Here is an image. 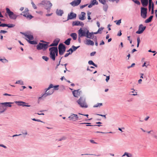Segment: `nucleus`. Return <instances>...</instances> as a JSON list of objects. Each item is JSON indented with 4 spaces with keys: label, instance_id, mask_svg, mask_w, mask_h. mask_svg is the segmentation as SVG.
<instances>
[{
    "label": "nucleus",
    "instance_id": "f257e3e1",
    "mask_svg": "<svg viewBox=\"0 0 157 157\" xmlns=\"http://www.w3.org/2000/svg\"><path fill=\"white\" fill-rule=\"evenodd\" d=\"M50 51L49 56L53 61L56 59V57L58 56V49L57 47H51L49 49Z\"/></svg>",
    "mask_w": 157,
    "mask_h": 157
},
{
    "label": "nucleus",
    "instance_id": "f03ea898",
    "mask_svg": "<svg viewBox=\"0 0 157 157\" xmlns=\"http://www.w3.org/2000/svg\"><path fill=\"white\" fill-rule=\"evenodd\" d=\"M77 102L81 107L86 108L88 106L86 103V98L83 96L80 97L79 99L77 101Z\"/></svg>",
    "mask_w": 157,
    "mask_h": 157
},
{
    "label": "nucleus",
    "instance_id": "7ed1b4c3",
    "mask_svg": "<svg viewBox=\"0 0 157 157\" xmlns=\"http://www.w3.org/2000/svg\"><path fill=\"white\" fill-rule=\"evenodd\" d=\"M45 43H39L36 46V48L38 50L43 49V50H46L48 47L49 42H44Z\"/></svg>",
    "mask_w": 157,
    "mask_h": 157
},
{
    "label": "nucleus",
    "instance_id": "20e7f679",
    "mask_svg": "<svg viewBox=\"0 0 157 157\" xmlns=\"http://www.w3.org/2000/svg\"><path fill=\"white\" fill-rule=\"evenodd\" d=\"M6 13L11 19L15 20L19 15L15 14L8 8H6Z\"/></svg>",
    "mask_w": 157,
    "mask_h": 157
},
{
    "label": "nucleus",
    "instance_id": "39448f33",
    "mask_svg": "<svg viewBox=\"0 0 157 157\" xmlns=\"http://www.w3.org/2000/svg\"><path fill=\"white\" fill-rule=\"evenodd\" d=\"M59 54L60 55H63L66 51V47L62 43H60L58 45V48Z\"/></svg>",
    "mask_w": 157,
    "mask_h": 157
},
{
    "label": "nucleus",
    "instance_id": "423d86ee",
    "mask_svg": "<svg viewBox=\"0 0 157 157\" xmlns=\"http://www.w3.org/2000/svg\"><path fill=\"white\" fill-rule=\"evenodd\" d=\"M41 4L43 5L45 7V8L48 10V11H49L51 8L52 6V4L49 1H44L41 2Z\"/></svg>",
    "mask_w": 157,
    "mask_h": 157
},
{
    "label": "nucleus",
    "instance_id": "0eeeda50",
    "mask_svg": "<svg viewBox=\"0 0 157 157\" xmlns=\"http://www.w3.org/2000/svg\"><path fill=\"white\" fill-rule=\"evenodd\" d=\"M147 9L144 7L141 8V15L144 18H146L147 15Z\"/></svg>",
    "mask_w": 157,
    "mask_h": 157
},
{
    "label": "nucleus",
    "instance_id": "6e6552de",
    "mask_svg": "<svg viewBox=\"0 0 157 157\" xmlns=\"http://www.w3.org/2000/svg\"><path fill=\"white\" fill-rule=\"evenodd\" d=\"M68 118L70 120L73 121H75L78 120H80V118H79V117L77 114L72 113H71V115Z\"/></svg>",
    "mask_w": 157,
    "mask_h": 157
},
{
    "label": "nucleus",
    "instance_id": "1a4fd4ad",
    "mask_svg": "<svg viewBox=\"0 0 157 157\" xmlns=\"http://www.w3.org/2000/svg\"><path fill=\"white\" fill-rule=\"evenodd\" d=\"M146 26H143V25L141 24L139 25L138 30L136 32V33L137 34H141L146 29Z\"/></svg>",
    "mask_w": 157,
    "mask_h": 157
},
{
    "label": "nucleus",
    "instance_id": "9d476101",
    "mask_svg": "<svg viewBox=\"0 0 157 157\" xmlns=\"http://www.w3.org/2000/svg\"><path fill=\"white\" fill-rule=\"evenodd\" d=\"M76 17V14L71 12L68 14L67 21L75 19Z\"/></svg>",
    "mask_w": 157,
    "mask_h": 157
},
{
    "label": "nucleus",
    "instance_id": "9b49d317",
    "mask_svg": "<svg viewBox=\"0 0 157 157\" xmlns=\"http://www.w3.org/2000/svg\"><path fill=\"white\" fill-rule=\"evenodd\" d=\"M73 96L75 97L78 98V96H80V94L82 93L81 90L80 89H78L76 90H74L73 92Z\"/></svg>",
    "mask_w": 157,
    "mask_h": 157
},
{
    "label": "nucleus",
    "instance_id": "f8f14e48",
    "mask_svg": "<svg viewBox=\"0 0 157 157\" xmlns=\"http://www.w3.org/2000/svg\"><path fill=\"white\" fill-rule=\"evenodd\" d=\"M81 0H75L70 3L73 7L78 6L81 3Z\"/></svg>",
    "mask_w": 157,
    "mask_h": 157
},
{
    "label": "nucleus",
    "instance_id": "ddd939ff",
    "mask_svg": "<svg viewBox=\"0 0 157 157\" xmlns=\"http://www.w3.org/2000/svg\"><path fill=\"white\" fill-rule=\"evenodd\" d=\"M78 36L82 37L83 36H86L85 31L81 28L78 31Z\"/></svg>",
    "mask_w": 157,
    "mask_h": 157
},
{
    "label": "nucleus",
    "instance_id": "4468645a",
    "mask_svg": "<svg viewBox=\"0 0 157 157\" xmlns=\"http://www.w3.org/2000/svg\"><path fill=\"white\" fill-rule=\"evenodd\" d=\"M60 39L59 38H56L53 41V43L51 44L49 46H57L60 41Z\"/></svg>",
    "mask_w": 157,
    "mask_h": 157
},
{
    "label": "nucleus",
    "instance_id": "2eb2a0df",
    "mask_svg": "<svg viewBox=\"0 0 157 157\" xmlns=\"http://www.w3.org/2000/svg\"><path fill=\"white\" fill-rule=\"evenodd\" d=\"M86 13L84 12H82L81 13V14L78 16V18L79 20L83 21L86 19L85 17Z\"/></svg>",
    "mask_w": 157,
    "mask_h": 157
},
{
    "label": "nucleus",
    "instance_id": "dca6fc26",
    "mask_svg": "<svg viewBox=\"0 0 157 157\" xmlns=\"http://www.w3.org/2000/svg\"><path fill=\"white\" fill-rule=\"evenodd\" d=\"M13 104V102H5L1 103V104H2L5 106V108H6V107H11L12 106L11 104Z\"/></svg>",
    "mask_w": 157,
    "mask_h": 157
},
{
    "label": "nucleus",
    "instance_id": "f3484780",
    "mask_svg": "<svg viewBox=\"0 0 157 157\" xmlns=\"http://www.w3.org/2000/svg\"><path fill=\"white\" fill-rule=\"evenodd\" d=\"M6 109V108H5V106L2 104H1L0 103V114L4 113Z\"/></svg>",
    "mask_w": 157,
    "mask_h": 157
},
{
    "label": "nucleus",
    "instance_id": "a211bd4d",
    "mask_svg": "<svg viewBox=\"0 0 157 157\" xmlns=\"http://www.w3.org/2000/svg\"><path fill=\"white\" fill-rule=\"evenodd\" d=\"M64 12L63 10H59L57 9L56 11V13L59 16H62Z\"/></svg>",
    "mask_w": 157,
    "mask_h": 157
},
{
    "label": "nucleus",
    "instance_id": "6ab92c4d",
    "mask_svg": "<svg viewBox=\"0 0 157 157\" xmlns=\"http://www.w3.org/2000/svg\"><path fill=\"white\" fill-rule=\"evenodd\" d=\"M141 2L143 6L146 7L148 4V0H141Z\"/></svg>",
    "mask_w": 157,
    "mask_h": 157
},
{
    "label": "nucleus",
    "instance_id": "aec40b11",
    "mask_svg": "<svg viewBox=\"0 0 157 157\" xmlns=\"http://www.w3.org/2000/svg\"><path fill=\"white\" fill-rule=\"evenodd\" d=\"M16 103H17V105L19 106H22L23 107H30V105H23L22 104V103H24L23 101H16L15 102Z\"/></svg>",
    "mask_w": 157,
    "mask_h": 157
},
{
    "label": "nucleus",
    "instance_id": "412c9836",
    "mask_svg": "<svg viewBox=\"0 0 157 157\" xmlns=\"http://www.w3.org/2000/svg\"><path fill=\"white\" fill-rule=\"evenodd\" d=\"M53 92L52 91H51V92L49 91L47 92H45V93L43 94L42 95V97H43V98H44L47 96L51 95L53 94Z\"/></svg>",
    "mask_w": 157,
    "mask_h": 157
},
{
    "label": "nucleus",
    "instance_id": "4be33fe9",
    "mask_svg": "<svg viewBox=\"0 0 157 157\" xmlns=\"http://www.w3.org/2000/svg\"><path fill=\"white\" fill-rule=\"evenodd\" d=\"M24 35L25 36L29 39L28 40H33L34 39L33 36L32 35L27 34H24Z\"/></svg>",
    "mask_w": 157,
    "mask_h": 157
},
{
    "label": "nucleus",
    "instance_id": "5701e85b",
    "mask_svg": "<svg viewBox=\"0 0 157 157\" xmlns=\"http://www.w3.org/2000/svg\"><path fill=\"white\" fill-rule=\"evenodd\" d=\"M23 16L26 17L27 18H29L30 20L33 17L31 15H29L28 13H26L23 15Z\"/></svg>",
    "mask_w": 157,
    "mask_h": 157
},
{
    "label": "nucleus",
    "instance_id": "b1692460",
    "mask_svg": "<svg viewBox=\"0 0 157 157\" xmlns=\"http://www.w3.org/2000/svg\"><path fill=\"white\" fill-rule=\"evenodd\" d=\"M86 44L88 45H91L93 46L94 45V42L91 40H90V39H88L86 41Z\"/></svg>",
    "mask_w": 157,
    "mask_h": 157
},
{
    "label": "nucleus",
    "instance_id": "393cba45",
    "mask_svg": "<svg viewBox=\"0 0 157 157\" xmlns=\"http://www.w3.org/2000/svg\"><path fill=\"white\" fill-rule=\"evenodd\" d=\"M153 17V16L151 15L150 16V17L146 20L145 21V22L146 23H148L150 22H151L152 19V18Z\"/></svg>",
    "mask_w": 157,
    "mask_h": 157
},
{
    "label": "nucleus",
    "instance_id": "a878e982",
    "mask_svg": "<svg viewBox=\"0 0 157 157\" xmlns=\"http://www.w3.org/2000/svg\"><path fill=\"white\" fill-rule=\"evenodd\" d=\"M87 124L86 125V126H97L98 127H100V126H101V125H99V124L95 125H91L90 124H91V123H81L80 124Z\"/></svg>",
    "mask_w": 157,
    "mask_h": 157
},
{
    "label": "nucleus",
    "instance_id": "bb28decb",
    "mask_svg": "<svg viewBox=\"0 0 157 157\" xmlns=\"http://www.w3.org/2000/svg\"><path fill=\"white\" fill-rule=\"evenodd\" d=\"M70 36L72 37L74 40L76 39L77 38V35L75 33H72L71 34Z\"/></svg>",
    "mask_w": 157,
    "mask_h": 157
},
{
    "label": "nucleus",
    "instance_id": "cd10ccee",
    "mask_svg": "<svg viewBox=\"0 0 157 157\" xmlns=\"http://www.w3.org/2000/svg\"><path fill=\"white\" fill-rule=\"evenodd\" d=\"M80 24V21H75L72 22V25L74 26H79Z\"/></svg>",
    "mask_w": 157,
    "mask_h": 157
},
{
    "label": "nucleus",
    "instance_id": "c85d7f7f",
    "mask_svg": "<svg viewBox=\"0 0 157 157\" xmlns=\"http://www.w3.org/2000/svg\"><path fill=\"white\" fill-rule=\"evenodd\" d=\"M27 41L29 43V44H37V42L35 40H28V39H26Z\"/></svg>",
    "mask_w": 157,
    "mask_h": 157
},
{
    "label": "nucleus",
    "instance_id": "c756f323",
    "mask_svg": "<svg viewBox=\"0 0 157 157\" xmlns=\"http://www.w3.org/2000/svg\"><path fill=\"white\" fill-rule=\"evenodd\" d=\"M71 38H68L64 42V43L67 45H69L70 44V41L71 40Z\"/></svg>",
    "mask_w": 157,
    "mask_h": 157
},
{
    "label": "nucleus",
    "instance_id": "7c9ffc66",
    "mask_svg": "<svg viewBox=\"0 0 157 157\" xmlns=\"http://www.w3.org/2000/svg\"><path fill=\"white\" fill-rule=\"evenodd\" d=\"M125 155H126L127 156V157H132V155L131 153H128L127 152H125L124 153V154L122 155V156L123 157Z\"/></svg>",
    "mask_w": 157,
    "mask_h": 157
},
{
    "label": "nucleus",
    "instance_id": "2f4dec72",
    "mask_svg": "<svg viewBox=\"0 0 157 157\" xmlns=\"http://www.w3.org/2000/svg\"><path fill=\"white\" fill-rule=\"evenodd\" d=\"M88 64L90 65H93V66H94V67H98L97 65L94 63L92 60L89 61H88Z\"/></svg>",
    "mask_w": 157,
    "mask_h": 157
},
{
    "label": "nucleus",
    "instance_id": "473e14b6",
    "mask_svg": "<svg viewBox=\"0 0 157 157\" xmlns=\"http://www.w3.org/2000/svg\"><path fill=\"white\" fill-rule=\"evenodd\" d=\"M88 35L89 36H88V37H87V38L89 39H93L94 37V35L93 32L90 33Z\"/></svg>",
    "mask_w": 157,
    "mask_h": 157
},
{
    "label": "nucleus",
    "instance_id": "72a5a7b5",
    "mask_svg": "<svg viewBox=\"0 0 157 157\" xmlns=\"http://www.w3.org/2000/svg\"><path fill=\"white\" fill-rule=\"evenodd\" d=\"M91 3L93 5H98V2L96 1V0H91Z\"/></svg>",
    "mask_w": 157,
    "mask_h": 157
},
{
    "label": "nucleus",
    "instance_id": "f704fd0d",
    "mask_svg": "<svg viewBox=\"0 0 157 157\" xmlns=\"http://www.w3.org/2000/svg\"><path fill=\"white\" fill-rule=\"evenodd\" d=\"M108 6L107 4H105L104 6H103V10L105 11H106L107 10Z\"/></svg>",
    "mask_w": 157,
    "mask_h": 157
},
{
    "label": "nucleus",
    "instance_id": "c9c22d12",
    "mask_svg": "<svg viewBox=\"0 0 157 157\" xmlns=\"http://www.w3.org/2000/svg\"><path fill=\"white\" fill-rule=\"evenodd\" d=\"M102 105V103H97V104L94 105L93 107L94 108L95 107H100V106H101Z\"/></svg>",
    "mask_w": 157,
    "mask_h": 157
},
{
    "label": "nucleus",
    "instance_id": "e433bc0d",
    "mask_svg": "<svg viewBox=\"0 0 157 157\" xmlns=\"http://www.w3.org/2000/svg\"><path fill=\"white\" fill-rule=\"evenodd\" d=\"M53 87L54 86L52 84H50L48 88L45 89V90H46V92H47V91L49 90L50 89L53 88Z\"/></svg>",
    "mask_w": 157,
    "mask_h": 157
},
{
    "label": "nucleus",
    "instance_id": "4c0bfd02",
    "mask_svg": "<svg viewBox=\"0 0 157 157\" xmlns=\"http://www.w3.org/2000/svg\"><path fill=\"white\" fill-rule=\"evenodd\" d=\"M16 84H20L21 85H24V82L21 80H19L16 82Z\"/></svg>",
    "mask_w": 157,
    "mask_h": 157
},
{
    "label": "nucleus",
    "instance_id": "58836bf2",
    "mask_svg": "<svg viewBox=\"0 0 157 157\" xmlns=\"http://www.w3.org/2000/svg\"><path fill=\"white\" fill-rule=\"evenodd\" d=\"M15 25L12 24H7V27L8 28H12L14 27Z\"/></svg>",
    "mask_w": 157,
    "mask_h": 157
},
{
    "label": "nucleus",
    "instance_id": "ea45409f",
    "mask_svg": "<svg viewBox=\"0 0 157 157\" xmlns=\"http://www.w3.org/2000/svg\"><path fill=\"white\" fill-rule=\"evenodd\" d=\"M0 61L4 63H7L8 62V60L5 59H2L0 58Z\"/></svg>",
    "mask_w": 157,
    "mask_h": 157
},
{
    "label": "nucleus",
    "instance_id": "a19ab883",
    "mask_svg": "<svg viewBox=\"0 0 157 157\" xmlns=\"http://www.w3.org/2000/svg\"><path fill=\"white\" fill-rule=\"evenodd\" d=\"M79 47H80V46H78L76 47L74 45H73L72 46V48H73V51H76Z\"/></svg>",
    "mask_w": 157,
    "mask_h": 157
},
{
    "label": "nucleus",
    "instance_id": "79ce46f5",
    "mask_svg": "<svg viewBox=\"0 0 157 157\" xmlns=\"http://www.w3.org/2000/svg\"><path fill=\"white\" fill-rule=\"evenodd\" d=\"M42 58L46 61H47L49 59V58L45 56H42Z\"/></svg>",
    "mask_w": 157,
    "mask_h": 157
},
{
    "label": "nucleus",
    "instance_id": "37998d69",
    "mask_svg": "<svg viewBox=\"0 0 157 157\" xmlns=\"http://www.w3.org/2000/svg\"><path fill=\"white\" fill-rule=\"evenodd\" d=\"M116 24L117 25H120V23H121V20L120 19L118 20H116L115 21V22H116Z\"/></svg>",
    "mask_w": 157,
    "mask_h": 157
},
{
    "label": "nucleus",
    "instance_id": "c03bdc74",
    "mask_svg": "<svg viewBox=\"0 0 157 157\" xmlns=\"http://www.w3.org/2000/svg\"><path fill=\"white\" fill-rule=\"evenodd\" d=\"M135 3L137 4L138 5H140V2L137 0H132Z\"/></svg>",
    "mask_w": 157,
    "mask_h": 157
},
{
    "label": "nucleus",
    "instance_id": "a18cd8bd",
    "mask_svg": "<svg viewBox=\"0 0 157 157\" xmlns=\"http://www.w3.org/2000/svg\"><path fill=\"white\" fill-rule=\"evenodd\" d=\"M95 155V156H100L101 155V154H98V155H96V154H82L81 155Z\"/></svg>",
    "mask_w": 157,
    "mask_h": 157
},
{
    "label": "nucleus",
    "instance_id": "49530a36",
    "mask_svg": "<svg viewBox=\"0 0 157 157\" xmlns=\"http://www.w3.org/2000/svg\"><path fill=\"white\" fill-rule=\"evenodd\" d=\"M31 4L32 5L33 7V8L34 9H37V7L36 6V5H35V4L33 2V1H32L31 2Z\"/></svg>",
    "mask_w": 157,
    "mask_h": 157
},
{
    "label": "nucleus",
    "instance_id": "de8ad7c7",
    "mask_svg": "<svg viewBox=\"0 0 157 157\" xmlns=\"http://www.w3.org/2000/svg\"><path fill=\"white\" fill-rule=\"evenodd\" d=\"M32 119L33 121L40 122H42L43 123H44V122L41 121L40 120H39V119H36L35 118H33Z\"/></svg>",
    "mask_w": 157,
    "mask_h": 157
},
{
    "label": "nucleus",
    "instance_id": "09e8293b",
    "mask_svg": "<svg viewBox=\"0 0 157 157\" xmlns=\"http://www.w3.org/2000/svg\"><path fill=\"white\" fill-rule=\"evenodd\" d=\"M7 24H5V23H1L0 24V27H7Z\"/></svg>",
    "mask_w": 157,
    "mask_h": 157
},
{
    "label": "nucleus",
    "instance_id": "8fccbe9b",
    "mask_svg": "<svg viewBox=\"0 0 157 157\" xmlns=\"http://www.w3.org/2000/svg\"><path fill=\"white\" fill-rule=\"evenodd\" d=\"M59 85H57L55 86H54V90H58L59 89Z\"/></svg>",
    "mask_w": 157,
    "mask_h": 157
},
{
    "label": "nucleus",
    "instance_id": "3c124183",
    "mask_svg": "<svg viewBox=\"0 0 157 157\" xmlns=\"http://www.w3.org/2000/svg\"><path fill=\"white\" fill-rule=\"evenodd\" d=\"M66 139H67V138L66 137H65V136H63L62 137V138H60V139H59L58 140V141H61L62 140H65Z\"/></svg>",
    "mask_w": 157,
    "mask_h": 157
},
{
    "label": "nucleus",
    "instance_id": "603ef678",
    "mask_svg": "<svg viewBox=\"0 0 157 157\" xmlns=\"http://www.w3.org/2000/svg\"><path fill=\"white\" fill-rule=\"evenodd\" d=\"M135 65V63H132V65L130 66H128L127 67V68L128 69H129L130 68H131V67H134Z\"/></svg>",
    "mask_w": 157,
    "mask_h": 157
},
{
    "label": "nucleus",
    "instance_id": "864d4df0",
    "mask_svg": "<svg viewBox=\"0 0 157 157\" xmlns=\"http://www.w3.org/2000/svg\"><path fill=\"white\" fill-rule=\"evenodd\" d=\"M90 33L89 32V30H87L86 31H85V34L86 35V36L87 37H88V35Z\"/></svg>",
    "mask_w": 157,
    "mask_h": 157
},
{
    "label": "nucleus",
    "instance_id": "5fc2aeb1",
    "mask_svg": "<svg viewBox=\"0 0 157 157\" xmlns=\"http://www.w3.org/2000/svg\"><path fill=\"white\" fill-rule=\"evenodd\" d=\"M103 27H101L100 28H99L98 30V33H99L101 34V32H100V31H101L102 30L104 29Z\"/></svg>",
    "mask_w": 157,
    "mask_h": 157
},
{
    "label": "nucleus",
    "instance_id": "6e6d98bb",
    "mask_svg": "<svg viewBox=\"0 0 157 157\" xmlns=\"http://www.w3.org/2000/svg\"><path fill=\"white\" fill-rule=\"evenodd\" d=\"M88 5V4H85L84 5H82L80 6V9H82Z\"/></svg>",
    "mask_w": 157,
    "mask_h": 157
},
{
    "label": "nucleus",
    "instance_id": "4d7b16f0",
    "mask_svg": "<svg viewBox=\"0 0 157 157\" xmlns=\"http://www.w3.org/2000/svg\"><path fill=\"white\" fill-rule=\"evenodd\" d=\"M96 52H93L90 53V56H93L95 55V54H96Z\"/></svg>",
    "mask_w": 157,
    "mask_h": 157
},
{
    "label": "nucleus",
    "instance_id": "13d9d810",
    "mask_svg": "<svg viewBox=\"0 0 157 157\" xmlns=\"http://www.w3.org/2000/svg\"><path fill=\"white\" fill-rule=\"evenodd\" d=\"M7 32L5 30H1L0 31V33H5Z\"/></svg>",
    "mask_w": 157,
    "mask_h": 157
},
{
    "label": "nucleus",
    "instance_id": "bf43d9fd",
    "mask_svg": "<svg viewBox=\"0 0 157 157\" xmlns=\"http://www.w3.org/2000/svg\"><path fill=\"white\" fill-rule=\"evenodd\" d=\"M122 33H121V30H120L119 32L118 33H117V35L119 36H120L121 35Z\"/></svg>",
    "mask_w": 157,
    "mask_h": 157
},
{
    "label": "nucleus",
    "instance_id": "052dcab7",
    "mask_svg": "<svg viewBox=\"0 0 157 157\" xmlns=\"http://www.w3.org/2000/svg\"><path fill=\"white\" fill-rule=\"evenodd\" d=\"M36 12L37 13H38V14H40L41 15H42L43 14V12H42V11H36Z\"/></svg>",
    "mask_w": 157,
    "mask_h": 157
},
{
    "label": "nucleus",
    "instance_id": "680f3d73",
    "mask_svg": "<svg viewBox=\"0 0 157 157\" xmlns=\"http://www.w3.org/2000/svg\"><path fill=\"white\" fill-rule=\"evenodd\" d=\"M96 115L103 117L105 118V119L106 118V117L105 115H103L98 114H96Z\"/></svg>",
    "mask_w": 157,
    "mask_h": 157
},
{
    "label": "nucleus",
    "instance_id": "e2e57ef3",
    "mask_svg": "<svg viewBox=\"0 0 157 157\" xmlns=\"http://www.w3.org/2000/svg\"><path fill=\"white\" fill-rule=\"evenodd\" d=\"M128 40H129L130 41V44L132 43V40L130 39V36H128Z\"/></svg>",
    "mask_w": 157,
    "mask_h": 157
},
{
    "label": "nucleus",
    "instance_id": "0e129e2a",
    "mask_svg": "<svg viewBox=\"0 0 157 157\" xmlns=\"http://www.w3.org/2000/svg\"><path fill=\"white\" fill-rule=\"evenodd\" d=\"M70 55H71V54L69 52V53H67L65 55L64 57H67Z\"/></svg>",
    "mask_w": 157,
    "mask_h": 157
},
{
    "label": "nucleus",
    "instance_id": "69168bd1",
    "mask_svg": "<svg viewBox=\"0 0 157 157\" xmlns=\"http://www.w3.org/2000/svg\"><path fill=\"white\" fill-rule=\"evenodd\" d=\"M69 50L70 51V52H69L71 53V54L74 52L72 48H70L69 49Z\"/></svg>",
    "mask_w": 157,
    "mask_h": 157
},
{
    "label": "nucleus",
    "instance_id": "338daca9",
    "mask_svg": "<svg viewBox=\"0 0 157 157\" xmlns=\"http://www.w3.org/2000/svg\"><path fill=\"white\" fill-rule=\"evenodd\" d=\"M109 78H110V76H106V78L105 80L107 82H108V81L109 80Z\"/></svg>",
    "mask_w": 157,
    "mask_h": 157
},
{
    "label": "nucleus",
    "instance_id": "774afa93",
    "mask_svg": "<svg viewBox=\"0 0 157 157\" xmlns=\"http://www.w3.org/2000/svg\"><path fill=\"white\" fill-rule=\"evenodd\" d=\"M137 43L140 44V37H138L137 38Z\"/></svg>",
    "mask_w": 157,
    "mask_h": 157
}]
</instances>
